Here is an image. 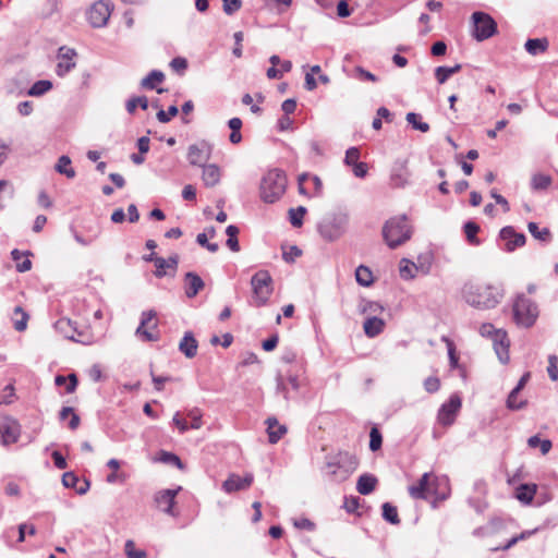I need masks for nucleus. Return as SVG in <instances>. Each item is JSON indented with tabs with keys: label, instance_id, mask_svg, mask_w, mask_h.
I'll list each match as a JSON object with an SVG mask.
<instances>
[{
	"label": "nucleus",
	"instance_id": "36",
	"mask_svg": "<svg viewBox=\"0 0 558 558\" xmlns=\"http://www.w3.org/2000/svg\"><path fill=\"white\" fill-rule=\"evenodd\" d=\"M551 182L550 175L536 173L532 177L531 186L535 191H545L550 186Z\"/></svg>",
	"mask_w": 558,
	"mask_h": 558
},
{
	"label": "nucleus",
	"instance_id": "22",
	"mask_svg": "<svg viewBox=\"0 0 558 558\" xmlns=\"http://www.w3.org/2000/svg\"><path fill=\"white\" fill-rule=\"evenodd\" d=\"M391 182L397 187H402L409 183L410 171L405 161L396 162L391 172Z\"/></svg>",
	"mask_w": 558,
	"mask_h": 558
},
{
	"label": "nucleus",
	"instance_id": "39",
	"mask_svg": "<svg viewBox=\"0 0 558 558\" xmlns=\"http://www.w3.org/2000/svg\"><path fill=\"white\" fill-rule=\"evenodd\" d=\"M355 279L359 284L368 287L373 283V274L366 266H359L355 270Z\"/></svg>",
	"mask_w": 558,
	"mask_h": 558
},
{
	"label": "nucleus",
	"instance_id": "27",
	"mask_svg": "<svg viewBox=\"0 0 558 558\" xmlns=\"http://www.w3.org/2000/svg\"><path fill=\"white\" fill-rule=\"evenodd\" d=\"M268 439L270 444H276L287 433L284 425H279L276 417H268L266 420Z\"/></svg>",
	"mask_w": 558,
	"mask_h": 558
},
{
	"label": "nucleus",
	"instance_id": "57",
	"mask_svg": "<svg viewBox=\"0 0 558 558\" xmlns=\"http://www.w3.org/2000/svg\"><path fill=\"white\" fill-rule=\"evenodd\" d=\"M519 393H514V388L511 390V392L508 396L507 399V407L510 410H519L522 409L525 405V401H519L517 400Z\"/></svg>",
	"mask_w": 558,
	"mask_h": 558
},
{
	"label": "nucleus",
	"instance_id": "52",
	"mask_svg": "<svg viewBox=\"0 0 558 558\" xmlns=\"http://www.w3.org/2000/svg\"><path fill=\"white\" fill-rule=\"evenodd\" d=\"M221 1H222L223 12L227 15L234 14L242 7V1L241 0H221Z\"/></svg>",
	"mask_w": 558,
	"mask_h": 558
},
{
	"label": "nucleus",
	"instance_id": "41",
	"mask_svg": "<svg viewBox=\"0 0 558 558\" xmlns=\"http://www.w3.org/2000/svg\"><path fill=\"white\" fill-rule=\"evenodd\" d=\"M527 229H529L530 233L536 240H539V241H543V242H549L550 241L551 234H550L549 229L544 228V229L541 230L536 222H529Z\"/></svg>",
	"mask_w": 558,
	"mask_h": 558
},
{
	"label": "nucleus",
	"instance_id": "8",
	"mask_svg": "<svg viewBox=\"0 0 558 558\" xmlns=\"http://www.w3.org/2000/svg\"><path fill=\"white\" fill-rule=\"evenodd\" d=\"M480 333L483 337L490 338L493 340L494 350L498 356V360L506 364L509 362V340L507 333L502 329H496L492 324L486 323L480 327Z\"/></svg>",
	"mask_w": 558,
	"mask_h": 558
},
{
	"label": "nucleus",
	"instance_id": "59",
	"mask_svg": "<svg viewBox=\"0 0 558 558\" xmlns=\"http://www.w3.org/2000/svg\"><path fill=\"white\" fill-rule=\"evenodd\" d=\"M302 251L295 246L292 245L289 247V250L283 251L282 257L287 263H293L296 257L301 256Z\"/></svg>",
	"mask_w": 558,
	"mask_h": 558
},
{
	"label": "nucleus",
	"instance_id": "9",
	"mask_svg": "<svg viewBox=\"0 0 558 558\" xmlns=\"http://www.w3.org/2000/svg\"><path fill=\"white\" fill-rule=\"evenodd\" d=\"M473 23V37L477 41L486 40L497 33V23L487 13L476 11L471 16Z\"/></svg>",
	"mask_w": 558,
	"mask_h": 558
},
{
	"label": "nucleus",
	"instance_id": "31",
	"mask_svg": "<svg viewBox=\"0 0 558 558\" xmlns=\"http://www.w3.org/2000/svg\"><path fill=\"white\" fill-rule=\"evenodd\" d=\"M536 490L537 486L535 484H521L515 489V497L524 504H530L532 502Z\"/></svg>",
	"mask_w": 558,
	"mask_h": 558
},
{
	"label": "nucleus",
	"instance_id": "56",
	"mask_svg": "<svg viewBox=\"0 0 558 558\" xmlns=\"http://www.w3.org/2000/svg\"><path fill=\"white\" fill-rule=\"evenodd\" d=\"M14 397V387L13 385H8L4 387L2 392H0V405L1 404H10L13 402Z\"/></svg>",
	"mask_w": 558,
	"mask_h": 558
},
{
	"label": "nucleus",
	"instance_id": "3",
	"mask_svg": "<svg viewBox=\"0 0 558 558\" xmlns=\"http://www.w3.org/2000/svg\"><path fill=\"white\" fill-rule=\"evenodd\" d=\"M356 465L357 461L352 454L340 452L326 462V475L333 482L342 483L355 471Z\"/></svg>",
	"mask_w": 558,
	"mask_h": 558
},
{
	"label": "nucleus",
	"instance_id": "4",
	"mask_svg": "<svg viewBox=\"0 0 558 558\" xmlns=\"http://www.w3.org/2000/svg\"><path fill=\"white\" fill-rule=\"evenodd\" d=\"M287 179L282 171L274 169L268 171L260 183V198L268 204L277 202L284 193Z\"/></svg>",
	"mask_w": 558,
	"mask_h": 558
},
{
	"label": "nucleus",
	"instance_id": "18",
	"mask_svg": "<svg viewBox=\"0 0 558 558\" xmlns=\"http://www.w3.org/2000/svg\"><path fill=\"white\" fill-rule=\"evenodd\" d=\"M75 54L76 53L73 49H65L64 47L59 49V62L56 69L59 76L66 75L75 66V62L72 61Z\"/></svg>",
	"mask_w": 558,
	"mask_h": 558
},
{
	"label": "nucleus",
	"instance_id": "14",
	"mask_svg": "<svg viewBox=\"0 0 558 558\" xmlns=\"http://www.w3.org/2000/svg\"><path fill=\"white\" fill-rule=\"evenodd\" d=\"M254 481L252 473L245 474L241 477L238 474H231L222 484V488L226 493L231 494L239 490L247 489Z\"/></svg>",
	"mask_w": 558,
	"mask_h": 558
},
{
	"label": "nucleus",
	"instance_id": "20",
	"mask_svg": "<svg viewBox=\"0 0 558 558\" xmlns=\"http://www.w3.org/2000/svg\"><path fill=\"white\" fill-rule=\"evenodd\" d=\"M430 472L424 473L417 484L409 487V494L414 499L426 500L429 497Z\"/></svg>",
	"mask_w": 558,
	"mask_h": 558
},
{
	"label": "nucleus",
	"instance_id": "50",
	"mask_svg": "<svg viewBox=\"0 0 558 558\" xmlns=\"http://www.w3.org/2000/svg\"><path fill=\"white\" fill-rule=\"evenodd\" d=\"M125 554L128 558H146L147 554L145 550L135 549L134 542L129 539L125 543Z\"/></svg>",
	"mask_w": 558,
	"mask_h": 558
},
{
	"label": "nucleus",
	"instance_id": "43",
	"mask_svg": "<svg viewBox=\"0 0 558 558\" xmlns=\"http://www.w3.org/2000/svg\"><path fill=\"white\" fill-rule=\"evenodd\" d=\"M381 508H383V518L387 522L395 524V525L400 523L397 507L392 506L390 502H385Z\"/></svg>",
	"mask_w": 558,
	"mask_h": 558
},
{
	"label": "nucleus",
	"instance_id": "33",
	"mask_svg": "<svg viewBox=\"0 0 558 558\" xmlns=\"http://www.w3.org/2000/svg\"><path fill=\"white\" fill-rule=\"evenodd\" d=\"M165 80V74L161 71L153 70L147 76L141 81V87L145 89H155L157 84Z\"/></svg>",
	"mask_w": 558,
	"mask_h": 558
},
{
	"label": "nucleus",
	"instance_id": "48",
	"mask_svg": "<svg viewBox=\"0 0 558 558\" xmlns=\"http://www.w3.org/2000/svg\"><path fill=\"white\" fill-rule=\"evenodd\" d=\"M533 533H534V531H524L521 534L510 538L505 545L495 547L492 550H494V551H497V550H508L512 546H514L519 541L525 539L526 537H529Z\"/></svg>",
	"mask_w": 558,
	"mask_h": 558
},
{
	"label": "nucleus",
	"instance_id": "37",
	"mask_svg": "<svg viewBox=\"0 0 558 558\" xmlns=\"http://www.w3.org/2000/svg\"><path fill=\"white\" fill-rule=\"evenodd\" d=\"M463 230L466 236L468 242L471 245H480L481 241L476 236L480 231V226L474 221H468L463 226Z\"/></svg>",
	"mask_w": 558,
	"mask_h": 558
},
{
	"label": "nucleus",
	"instance_id": "53",
	"mask_svg": "<svg viewBox=\"0 0 558 558\" xmlns=\"http://www.w3.org/2000/svg\"><path fill=\"white\" fill-rule=\"evenodd\" d=\"M179 112V109L177 106H170L168 108V111L159 110L157 112V119L161 123H167L171 120V118L175 117Z\"/></svg>",
	"mask_w": 558,
	"mask_h": 558
},
{
	"label": "nucleus",
	"instance_id": "40",
	"mask_svg": "<svg viewBox=\"0 0 558 558\" xmlns=\"http://www.w3.org/2000/svg\"><path fill=\"white\" fill-rule=\"evenodd\" d=\"M226 234L228 235L227 246L232 252H239L240 251V245H239V241H238L239 228L233 225H230L226 229Z\"/></svg>",
	"mask_w": 558,
	"mask_h": 558
},
{
	"label": "nucleus",
	"instance_id": "26",
	"mask_svg": "<svg viewBox=\"0 0 558 558\" xmlns=\"http://www.w3.org/2000/svg\"><path fill=\"white\" fill-rule=\"evenodd\" d=\"M378 480L375 475L369 473H364L360 475L356 482V490L361 495H369L376 488Z\"/></svg>",
	"mask_w": 558,
	"mask_h": 558
},
{
	"label": "nucleus",
	"instance_id": "49",
	"mask_svg": "<svg viewBox=\"0 0 558 558\" xmlns=\"http://www.w3.org/2000/svg\"><path fill=\"white\" fill-rule=\"evenodd\" d=\"M383 444V437L378 428L373 427L369 433V449L377 451L380 449Z\"/></svg>",
	"mask_w": 558,
	"mask_h": 558
},
{
	"label": "nucleus",
	"instance_id": "2",
	"mask_svg": "<svg viewBox=\"0 0 558 558\" xmlns=\"http://www.w3.org/2000/svg\"><path fill=\"white\" fill-rule=\"evenodd\" d=\"M412 226L407 215H399L388 219L381 229L385 243L389 248H397L408 242L412 236Z\"/></svg>",
	"mask_w": 558,
	"mask_h": 558
},
{
	"label": "nucleus",
	"instance_id": "28",
	"mask_svg": "<svg viewBox=\"0 0 558 558\" xmlns=\"http://www.w3.org/2000/svg\"><path fill=\"white\" fill-rule=\"evenodd\" d=\"M54 328L57 331L63 335L64 338L69 340L78 341L75 338L76 327L74 326V323L71 319L64 317L58 319L54 324Z\"/></svg>",
	"mask_w": 558,
	"mask_h": 558
},
{
	"label": "nucleus",
	"instance_id": "35",
	"mask_svg": "<svg viewBox=\"0 0 558 558\" xmlns=\"http://www.w3.org/2000/svg\"><path fill=\"white\" fill-rule=\"evenodd\" d=\"M52 88V83L48 80L37 81L27 90L28 96L39 97L48 93Z\"/></svg>",
	"mask_w": 558,
	"mask_h": 558
},
{
	"label": "nucleus",
	"instance_id": "63",
	"mask_svg": "<svg viewBox=\"0 0 558 558\" xmlns=\"http://www.w3.org/2000/svg\"><path fill=\"white\" fill-rule=\"evenodd\" d=\"M337 14L340 17H348L351 14V10L348 4V0H340L337 4Z\"/></svg>",
	"mask_w": 558,
	"mask_h": 558
},
{
	"label": "nucleus",
	"instance_id": "38",
	"mask_svg": "<svg viewBox=\"0 0 558 558\" xmlns=\"http://www.w3.org/2000/svg\"><path fill=\"white\" fill-rule=\"evenodd\" d=\"M228 126L231 129L229 140L232 144H239L242 141L241 128L242 120L240 118H231L228 121Z\"/></svg>",
	"mask_w": 558,
	"mask_h": 558
},
{
	"label": "nucleus",
	"instance_id": "55",
	"mask_svg": "<svg viewBox=\"0 0 558 558\" xmlns=\"http://www.w3.org/2000/svg\"><path fill=\"white\" fill-rule=\"evenodd\" d=\"M160 454H161L160 460L162 462L173 464V465L178 466L179 469L183 468L182 461L177 454L167 452V451H161Z\"/></svg>",
	"mask_w": 558,
	"mask_h": 558
},
{
	"label": "nucleus",
	"instance_id": "34",
	"mask_svg": "<svg viewBox=\"0 0 558 558\" xmlns=\"http://www.w3.org/2000/svg\"><path fill=\"white\" fill-rule=\"evenodd\" d=\"M461 70V64H456L454 66H438L435 70V77L439 84H444L447 80L458 73Z\"/></svg>",
	"mask_w": 558,
	"mask_h": 558
},
{
	"label": "nucleus",
	"instance_id": "16",
	"mask_svg": "<svg viewBox=\"0 0 558 558\" xmlns=\"http://www.w3.org/2000/svg\"><path fill=\"white\" fill-rule=\"evenodd\" d=\"M499 236L506 242L505 250L512 252L517 247H521L525 244V235L523 233H517L512 227H505L500 230Z\"/></svg>",
	"mask_w": 558,
	"mask_h": 558
},
{
	"label": "nucleus",
	"instance_id": "47",
	"mask_svg": "<svg viewBox=\"0 0 558 558\" xmlns=\"http://www.w3.org/2000/svg\"><path fill=\"white\" fill-rule=\"evenodd\" d=\"M187 417L191 420L190 427L193 429H199L203 426V413L198 408H193L187 411Z\"/></svg>",
	"mask_w": 558,
	"mask_h": 558
},
{
	"label": "nucleus",
	"instance_id": "58",
	"mask_svg": "<svg viewBox=\"0 0 558 558\" xmlns=\"http://www.w3.org/2000/svg\"><path fill=\"white\" fill-rule=\"evenodd\" d=\"M78 482H80V478L73 472H65L62 475V484L66 488H75L76 489V485Z\"/></svg>",
	"mask_w": 558,
	"mask_h": 558
},
{
	"label": "nucleus",
	"instance_id": "62",
	"mask_svg": "<svg viewBox=\"0 0 558 558\" xmlns=\"http://www.w3.org/2000/svg\"><path fill=\"white\" fill-rule=\"evenodd\" d=\"M233 38H234V41H235V47L233 48L232 53L236 58H241L242 57L243 33L242 32H235L234 35H233Z\"/></svg>",
	"mask_w": 558,
	"mask_h": 558
},
{
	"label": "nucleus",
	"instance_id": "24",
	"mask_svg": "<svg viewBox=\"0 0 558 558\" xmlns=\"http://www.w3.org/2000/svg\"><path fill=\"white\" fill-rule=\"evenodd\" d=\"M154 264L156 267L155 276L157 278H162L167 275L166 269H172L173 271L177 270L178 264H179V256L177 254L170 256L168 259H165L162 257L160 258H154Z\"/></svg>",
	"mask_w": 558,
	"mask_h": 558
},
{
	"label": "nucleus",
	"instance_id": "1",
	"mask_svg": "<svg viewBox=\"0 0 558 558\" xmlns=\"http://www.w3.org/2000/svg\"><path fill=\"white\" fill-rule=\"evenodd\" d=\"M463 300L477 310L495 308L504 298V291L493 284L468 282L462 288Z\"/></svg>",
	"mask_w": 558,
	"mask_h": 558
},
{
	"label": "nucleus",
	"instance_id": "11",
	"mask_svg": "<svg viewBox=\"0 0 558 558\" xmlns=\"http://www.w3.org/2000/svg\"><path fill=\"white\" fill-rule=\"evenodd\" d=\"M214 146L207 141H201L192 144L187 148V161L191 166L203 167L210 159Z\"/></svg>",
	"mask_w": 558,
	"mask_h": 558
},
{
	"label": "nucleus",
	"instance_id": "15",
	"mask_svg": "<svg viewBox=\"0 0 558 558\" xmlns=\"http://www.w3.org/2000/svg\"><path fill=\"white\" fill-rule=\"evenodd\" d=\"M156 312L150 310L142 313L141 324L136 329V335L142 337L145 341H155L157 338L148 330V328H156L157 322Z\"/></svg>",
	"mask_w": 558,
	"mask_h": 558
},
{
	"label": "nucleus",
	"instance_id": "6",
	"mask_svg": "<svg viewBox=\"0 0 558 558\" xmlns=\"http://www.w3.org/2000/svg\"><path fill=\"white\" fill-rule=\"evenodd\" d=\"M538 317V308L535 302L524 294L517 296L513 303V319L520 327H532Z\"/></svg>",
	"mask_w": 558,
	"mask_h": 558
},
{
	"label": "nucleus",
	"instance_id": "29",
	"mask_svg": "<svg viewBox=\"0 0 558 558\" xmlns=\"http://www.w3.org/2000/svg\"><path fill=\"white\" fill-rule=\"evenodd\" d=\"M549 43L546 37L543 38H530L525 41V50L532 54L537 56L545 52L548 49Z\"/></svg>",
	"mask_w": 558,
	"mask_h": 558
},
{
	"label": "nucleus",
	"instance_id": "44",
	"mask_svg": "<svg viewBox=\"0 0 558 558\" xmlns=\"http://www.w3.org/2000/svg\"><path fill=\"white\" fill-rule=\"evenodd\" d=\"M400 276L403 279H413L415 277V271L417 267L414 263L407 258H402L400 262Z\"/></svg>",
	"mask_w": 558,
	"mask_h": 558
},
{
	"label": "nucleus",
	"instance_id": "60",
	"mask_svg": "<svg viewBox=\"0 0 558 558\" xmlns=\"http://www.w3.org/2000/svg\"><path fill=\"white\" fill-rule=\"evenodd\" d=\"M424 388L427 392L434 393L440 388V380L437 377H428L424 380Z\"/></svg>",
	"mask_w": 558,
	"mask_h": 558
},
{
	"label": "nucleus",
	"instance_id": "42",
	"mask_svg": "<svg viewBox=\"0 0 558 558\" xmlns=\"http://www.w3.org/2000/svg\"><path fill=\"white\" fill-rule=\"evenodd\" d=\"M137 107L146 110L148 108V99L145 96H136L130 98L125 104L126 111L130 114H133Z\"/></svg>",
	"mask_w": 558,
	"mask_h": 558
},
{
	"label": "nucleus",
	"instance_id": "32",
	"mask_svg": "<svg viewBox=\"0 0 558 558\" xmlns=\"http://www.w3.org/2000/svg\"><path fill=\"white\" fill-rule=\"evenodd\" d=\"M71 163L72 161L70 157L62 155L61 157H59L54 166V169L60 174H63L69 179H73L75 177V170L72 168Z\"/></svg>",
	"mask_w": 558,
	"mask_h": 558
},
{
	"label": "nucleus",
	"instance_id": "17",
	"mask_svg": "<svg viewBox=\"0 0 558 558\" xmlns=\"http://www.w3.org/2000/svg\"><path fill=\"white\" fill-rule=\"evenodd\" d=\"M449 495V484L446 476H437L430 473L429 496L437 500H444Z\"/></svg>",
	"mask_w": 558,
	"mask_h": 558
},
{
	"label": "nucleus",
	"instance_id": "10",
	"mask_svg": "<svg viewBox=\"0 0 558 558\" xmlns=\"http://www.w3.org/2000/svg\"><path fill=\"white\" fill-rule=\"evenodd\" d=\"M113 5L110 0L94 2L86 12L87 21L94 28H101L108 24Z\"/></svg>",
	"mask_w": 558,
	"mask_h": 558
},
{
	"label": "nucleus",
	"instance_id": "25",
	"mask_svg": "<svg viewBox=\"0 0 558 558\" xmlns=\"http://www.w3.org/2000/svg\"><path fill=\"white\" fill-rule=\"evenodd\" d=\"M198 343L191 331H186L179 343V350L187 359H193L197 354Z\"/></svg>",
	"mask_w": 558,
	"mask_h": 558
},
{
	"label": "nucleus",
	"instance_id": "19",
	"mask_svg": "<svg viewBox=\"0 0 558 558\" xmlns=\"http://www.w3.org/2000/svg\"><path fill=\"white\" fill-rule=\"evenodd\" d=\"M205 287L204 280L195 272L189 271L184 276V292L189 299L197 295Z\"/></svg>",
	"mask_w": 558,
	"mask_h": 558
},
{
	"label": "nucleus",
	"instance_id": "23",
	"mask_svg": "<svg viewBox=\"0 0 558 558\" xmlns=\"http://www.w3.org/2000/svg\"><path fill=\"white\" fill-rule=\"evenodd\" d=\"M203 168L202 180L207 187H213L220 182L221 170L216 163H206Z\"/></svg>",
	"mask_w": 558,
	"mask_h": 558
},
{
	"label": "nucleus",
	"instance_id": "51",
	"mask_svg": "<svg viewBox=\"0 0 558 558\" xmlns=\"http://www.w3.org/2000/svg\"><path fill=\"white\" fill-rule=\"evenodd\" d=\"M15 314H21L22 318L14 322V328L17 331H24L27 327L28 314L21 306L14 308Z\"/></svg>",
	"mask_w": 558,
	"mask_h": 558
},
{
	"label": "nucleus",
	"instance_id": "46",
	"mask_svg": "<svg viewBox=\"0 0 558 558\" xmlns=\"http://www.w3.org/2000/svg\"><path fill=\"white\" fill-rule=\"evenodd\" d=\"M305 214L306 208L303 206H299L298 208H291L289 210L290 223L295 228L301 227Z\"/></svg>",
	"mask_w": 558,
	"mask_h": 558
},
{
	"label": "nucleus",
	"instance_id": "45",
	"mask_svg": "<svg viewBox=\"0 0 558 558\" xmlns=\"http://www.w3.org/2000/svg\"><path fill=\"white\" fill-rule=\"evenodd\" d=\"M405 120L409 124L412 125L413 129L418 130L423 133L429 131V125L426 122L421 121V116L415 112H409L407 113Z\"/></svg>",
	"mask_w": 558,
	"mask_h": 558
},
{
	"label": "nucleus",
	"instance_id": "13",
	"mask_svg": "<svg viewBox=\"0 0 558 558\" xmlns=\"http://www.w3.org/2000/svg\"><path fill=\"white\" fill-rule=\"evenodd\" d=\"M0 434L4 446L15 444L21 435V426L12 417H3L0 420Z\"/></svg>",
	"mask_w": 558,
	"mask_h": 558
},
{
	"label": "nucleus",
	"instance_id": "5",
	"mask_svg": "<svg viewBox=\"0 0 558 558\" xmlns=\"http://www.w3.org/2000/svg\"><path fill=\"white\" fill-rule=\"evenodd\" d=\"M349 223V216L345 213H333L326 215L318 223V232L320 236L328 241L333 242L340 239L347 231Z\"/></svg>",
	"mask_w": 558,
	"mask_h": 558
},
{
	"label": "nucleus",
	"instance_id": "61",
	"mask_svg": "<svg viewBox=\"0 0 558 558\" xmlns=\"http://www.w3.org/2000/svg\"><path fill=\"white\" fill-rule=\"evenodd\" d=\"M360 150L356 147H350L345 153L344 161L347 165L352 166L359 162Z\"/></svg>",
	"mask_w": 558,
	"mask_h": 558
},
{
	"label": "nucleus",
	"instance_id": "21",
	"mask_svg": "<svg viewBox=\"0 0 558 558\" xmlns=\"http://www.w3.org/2000/svg\"><path fill=\"white\" fill-rule=\"evenodd\" d=\"M179 489L180 487L178 489H165L157 493L155 496L157 505L168 514H173L172 508Z\"/></svg>",
	"mask_w": 558,
	"mask_h": 558
},
{
	"label": "nucleus",
	"instance_id": "30",
	"mask_svg": "<svg viewBox=\"0 0 558 558\" xmlns=\"http://www.w3.org/2000/svg\"><path fill=\"white\" fill-rule=\"evenodd\" d=\"M385 327V323L381 318L378 317H368L363 325L364 332L367 337L374 338L378 336Z\"/></svg>",
	"mask_w": 558,
	"mask_h": 558
},
{
	"label": "nucleus",
	"instance_id": "12",
	"mask_svg": "<svg viewBox=\"0 0 558 558\" xmlns=\"http://www.w3.org/2000/svg\"><path fill=\"white\" fill-rule=\"evenodd\" d=\"M461 404V398L458 395H452L448 402L444 403L439 409L438 422L444 426H450L454 422Z\"/></svg>",
	"mask_w": 558,
	"mask_h": 558
},
{
	"label": "nucleus",
	"instance_id": "7",
	"mask_svg": "<svg viewBox=\"0 0 558 558\" xmlns=\"http://www.w3.org/2000/svg\"><path fill=\"white\" fill-rule=\"evenodd\" d=\"M253 305L264 306L272 293V278L267 270L257 271L251 279Z\"/></svg>",
	"mask_w": 558,
	"mask_h": 558
},
{
	"label": "nucleus",
	"instance_id": "54",
	"mask_svg": "<svg viewBox=\"0 0 558 558\" xmlns=\"http://www.w3.org/2000/svg\"><path fill=\"white\" fill-rule=\"evenodd\" d=\"M558 357L556 355H549L547 373L551 380H558Z\"/></svg>",
	"mask_w": 558,
	"mask_h": 558
},
{
	"label": "nucleus",
	"instance_id": "64",
	"mask_svg": "<svg viewBox=\"0 0 558 558\" xmlns=\"http://www.w3.org/2000/svg\"><path fill=\"white\" fill-rule=\"evenodd\" d=\"M446 51L447 45L441 40L434 43L430 49L432 54L435 57L444 56Z\"/></svg>",
	"mask_w": 558,
	"mask_h": 558
}]
</instances>
